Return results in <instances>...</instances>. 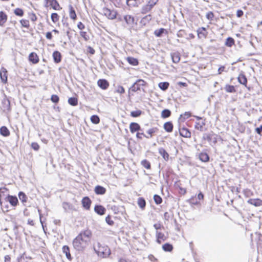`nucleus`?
Returning <instances> with one entry per match:
<instances>
[{"mask_svg":"<svg viewBox=\"0 0 262 262\" xmlns=\"http://www.w3.org/2000/svg\"><path fill=\"white\" fill-rule=\"evenodd\" d=\"M238 81L242 84L246 85L247 83V79L246 76L243 73H241L238 78Z\"/></svg>","mask_w":262,"mask_h":262,"instance_id":"23","label":"nucleus"},{"mask_svg":"<svg viewBox=\"0 0 262 262\" xmlns=\"http://www.w3.org/2000/svg\"><path fill=\"white\" fill-rule=\"evenodd\" d=\"M5 204L7 202H9L10 205L13 207H16L18 203V199L16 196H13L8 194L7 196L5 197ZM4 206L3 208H5L6 209L5 211H8V205H4Z\"/></svg>","mask_w":262,"mask_h":262,"instance_id":"4","label":"nucleus"},{"mask_svg":"<svg viewBox=\"0 0 262 262\" xmlns=\"http://www.w3.org/2000/svg\"><path fill=\"white\" fill-rule=\"evenodd\" d=\"M159 153L160 155L163 157V158L166 160L168 161L169 159V155L167 152V151L163 148H159L158 149Z\"/></svg>","mask_w":262,"mask_h":262,"instance_id":"21","label":"nucleus"},{"mask_svg":"<svg viewBox=\"0 0 262 262\" xmlns=\"http://www.w3.org/2000/svg\"><path fill=\"white\" fill-rule=\"evenodd\" d=\"M213 17H214V14L212 12L210 11L207 13L206 18L208 20H212Z\"/></svg>","mask_w":262,"mask_h":262,"instance_id":"61","label":"nucleus"},{"mask_svg":"<svg viewBox=\"0 0 262 262\" xmlns=\"http://www.w3.org/2000/svg\"><path fill=\"white\" fill-rule=\"evenodd\" d=\"M91 121L94 124H98L100 122V119L97 115H93L91 118Z\"/></svg>","mask_w":262,"mask_h":262,"instance_id":"52","label":"nucleus"},{"mask_svg":"<svg viewBox=\"0 0 262 262\" xmlns=\"http://www.w3.org/2000/svg\"><path fill=\"white\" fill-rule=\"evenodd\" d=\"M255 131L257 133V134H258V135H261V133H262V125L261 126H260V127H257L256 129H255Z\"/></svg>","mask_w":262,"mask_h":262,"instance_id":"64","label":"nucleus"},{"mask_svg":"<svg viewBox=\"0 0 262 262\" xmlns=\"http://www.w3.org/2000/svg\"><path fill=\"white\" fill-rule=\"evenodd\" d=\"M91 203V200L88 196L83 198L82 200V206L86 210H89L90 208Z\"/></svg>","mask_w":262,"mask_h":262,"instance_id":"11","label":"nucleus"},{"mask_svg":"<svg viewBox=\"0 0 262 262\" xmlns=\"http://www.w3.org/2000/svg\"><path fill=\"white\" fill-rule=\"evenodd\" d=\"M2 107L3 112L5 113H8L11 110L10 101L6 97L2 100Z\"/></svg>","mask_w":262,"mask_h":262,"instance_id":"6","label":"nucleus"},{"mask_svg":"<svg viewBox=\"0 0 262 262\" xmlns=\"http://www.w3.org/2000/svg\"><path fill=\"white\" fill-rule=\"evenodd\" d=\"M53 57L55 63H59L61 60V55L58 51H54L53 53Z\"/></svg>","mask_w":262,"mask_h":262,"instance_id":"22","label":"nucleus"},{"mask_svg":"<svg viewBox=\"0 0 262 262\" xmlns=\"http://www.w3.org/2000/svg\"><path fill=\"white\" fill-rule=\"evenodd\" d=\"M51 100L55 103H57L59 102V98L57 95H52L51 97Z\"/></svg>","mask_w":262,"mask_h":262,"instance_id":"55","label":"nucleus"},{"mask_svg":"<svg viewBox=\"0 0 262 262\" xmlns=\"http://www.w3.org/2000/svg\"><path fill=\"white\" fill-rule=\"evenodd\" d=\"M129 129L132 133H134L141 129L139 124L136 122H132L129 125Z\"/></svg>","mask_w":262,"mask_h":262,"instance_id":"15","label":"nucleus"},{"mask_svg":"<svg viewBox=\"0 0 262 262\" xmlns=\"http://www.w3.org/2000/svg\"><path fill=\"white\" fill-rule=\"evenodd\" d=\"M93 248L95 252L100 257L105 258L109 256L111 254V251L109 248L107 246L101 245L99 242H97L96 245H94Z\"/></svg>","mask_w":262,"mask_h":262,"instance_id":"2","label":"nucleus"},{"mask_svg":"<svg viewBox=\"0 0 262 262\" xmlns=\"http://www.w3.org/2000/svg\"><path fill=\"white\" fill-rule=\"evenodd\" d=\"M247 203L256 207L262 205V200L259 199H250L248 200Z\"/></svg>","mask_w":262,"mask_h":262,"instance_id":"13","label":"nucleus"},{"mask_svg":"<svg viewBox=\"0 0 262 262\" xmlns=\"http://www.w3.org/2000/svg\"><path fill=\"white\" fill-rule=\"evenodd\" d=\"M29 61L34 64L37 63L39 61V58L37 55L34 53L32 52L29 56Z\"/></svg>","mask_w":262,"mask_h":262,"instance_id":"18","label":"nucleus"},{"mask_svg":"<svg viewBox=\"0 0 262 262\" xmlns=\"http://www.w3.org/2000/svg\"><path fill=\"white\" fill-rule=\"evenodd\" d=\"M180 135L185 138H190L191 132L188 128L183 127L179 129Z\"/></svg>","mask_w":262,"mask_h":262,"instance_id":"10","label":"nucleus"},{"mask_svg":"<svg viewBox=\"0 0 262 262\" xmlns=\"http://www.w3.org/2000/svg\"><path fill=\"white\" fill-rule=\"evenodd\" d=\"M147 84V82L144 80L139 79L136 80V81L132 85L130 88L129 90L133 92H137L138 91L142 90L144 92V89L142 88Z\"/></svg>","mask_w":262,"mask_h":262,"instance_id":"3","label":"nucleus"},{"mask_svg":"<svg viewBox=\"0 0 262 262\" xmlns=\"http://www.w3.org/2000/svg\"><path fill=\"white\" fill-rule=\"evenodd\" d=\"M156 237L157 241L159 244L161 243V241H164L166 239V237L164 234L162 232H159L158 231H156Z\"/></svg>","mask_w":262,"mask_h":262,"instance_id":"29","label":"nucleus"},{"mask_svg":"<svg viewBox=\"0 0 262 262\" xmlns=\"http://www.w3.org/2000/svg\"><path fill=\"white\" fill-rule=\"evenodd\" d=\"M104 15L108 19H114L117 17V13L115 10L104 8L102 10Z\"/></svg>","mask_w":262,"mask_h":262,"instance_id":"5","label":"nucleus"},{"mask_svg":"<svg viewBox=\"0 0 262 262\" xmlns=\"http://www.w3.org/2000/svg\"><path fill=\"white\" fill-rule=\"evenodd\" d=\"M151 19V15L150 14H148L143 17L141 20V23L145 25L147 23L149 22Z\"/></svg>","mask_w":262,"mask_h":262,"instance_id":"46","label":"nucleus"},{"mask_svg":"<svg viewBox=\"0 0 262 262\" xmlns=\"http://www.w3.org/2000/svg\"><path fill=\"white\" fill-rule=\"evenodd\" d=\"M123 20L127 27H133L135 24V18L131 15H125L123 16Z\"/></svg>","mask_w":262,"mask_h":262,"instance_id":"7","label":"nucleus"},{"mask_svg":"<svg viewBox=\"0 0 262 262\" xmlns=\"http://www.w3.org/2000/svg\"><path fill=\"white\" fill-rule=\"evenodd\" d=\"M20 23L22 27L29 28L30 27L29 21L27 19H21L20 20Z\"/></svg>","mask_w":262,"mask_h":262,"instance_id":"47","label":"nucleus"},{"mask_svg":"<svg viewBox=\"0 0 262 262\" xmlns=\"http://www.w3.org/2000/svg\"><path fill=\"white\" fill-rule=\"evenodd\" d=\"M31 147L36 151L39 149V145L36 142H33L31 144Z\"/></svg>","mask_w":262,"mask_h":262,"instance_id":"58","label":"nucleus"},{"mask_svg":"<svg viewBox=\"0 0 262 262\" xmlns=\"http://www.w3.org/2000/svg\"><path fill=\"white\" fill-rule=\"evenodd\" d=\"M141 113H142L141 111L137 110V111H132L130 113V115L132 117H137L140 116L141 115Z\"/></svg>","mask_w":262,"mask_h":262,"instance_id":"53","label":"nucleus"},{"mask_svg":"<svg viewBox=\"0 0 262 262\" xmlns=\"http://www.w3.org/2000/svg\"><path fill=\"white\" fill-rule=\"evenodd\" d=\"M172 60L174 63H178L180 60V54L179 52H174L171 54Z\"/></svg>","mask_w":262,"mask_h":262,"instance_id":"24","label":"nucleus"},{"mask_svg":"<svg viewBox=\"0 0 262 262\" xmlns=\"http://www.w3.org/2000/svg\"><path fill=\"white\" fill-rule=\"evenodd\" d=\"M197 32L199 38H205L207 35V32L204 27L199 28L198 29Z\"/></svg>","mask_w":262,"mask_h":262,"instance_id":"12","label":"nucleus"},{"mask_svg":"<svg viewBox=\"0 0 262 262\" xmlns=\"http://www.w3.org/2000/svg\"><path fill=\"white\" fill-rule=\"evenodd\" d=\"M62 252L65 254L67 258L69 259H72V256L70 252V248L68 246H63L62 247Z\"/></svg>","mask_w":262,"mask_h":262,"instance_id":"28","label":"nucleus"},{"mask_svg":"<svg viewBox=\"0 0 262 262\" xmlns=\"http://www.w3.org/2000/svg\"><path fill=\"white\" fill-rule=\"evenodd\" d=\"M0 133L2 135L5 137H7L10 135V132L9 129L6 126H2L0 128Z\"/></svg>","mask_w":262,"mask_h":262,"instance_id":"33","label":"nucleus"},{"mask_svg":"<svg viewBox=\"0 0 262 262\" xmlns=\"http://www.w3.org/2000/svg\"><path fill=\"white\" fill-rule=\"evenodd\" d=\"M14 14L18 16H23L24 15V11L20 8H16L14 11Z\"/></svg>","mask_w":262,"mask_h":262,"instance_id":"51","label":"nucleus"},{"mask_svg":"<svg viewBox=\"0 0 262 262\" xmlns=\"http://www.w3.org/2000/svg\"><path fill=\"white\" fill-rule=\"evenodd\" d=\"M7 20V14L3 11H0V26H3Z\"/></svg>","mask_w":262,"mask_h":262,"instance_id":"25","label":"nucleus"},{"mask_svg":"<svg viewBox=\"0 0 262 262\" xmlns=\"http://www.w3.org/2000/svg\"><path fill=\"white\" fill-rule=\"evenodd\" d=\"M80 35L86 41L90 39L89 36L87 34V33L85 31H81L80 32Z\"/></svg>","mask_w":262,"mask_h":262,"instance_id":"56","label":"nucleus"},{"mask_svg":"<svg viewBox=\"0 0 262 262\" xmlns=\"http://www.w3.org/2000/svg\"><path fill=\"white\" fill-rule=\"evenodd\" d=\"M97 84L98 86L103 90H106L109 86V83L105 79H99Z\"/></svg>","mask_w":262,"mask_h":262,"instance_id":"14","label":"nucleus"},{"mask_svg":"<svg viewBox=\"0 0 262 262\" xmlns=\"http://www.w3.org/2000/svg\"><path fill=\"white\" fill-rule=\"evenodd\" d=\"M46 1V7H48V4L49 2L50 3V5L52 8L55 10H59L61 9L59 3L56 0H45Z\"/></svg>","mask_w":262,"mask_h":262,"instance_id":"8","label":"nucleus"},{"mask_svg":"<svg viewBox=\"0 0 262 262\" xmlns=\"http://www.w3.org/2000/svg\"><path fill=\"white\" fill-rule=\"evenodd\" d=\"M69 16L73 20H75L77 18L75 11L72 5L69 6Z\"/></svg>","mask_w":262,"mask_h":262,"instance_id":"31","label":"nucleus"},{"mask_svg":"<svg viewBox=\"0 0 262 262\" xmlns=\"http://www.w3.org/2000/svg\"><path fill=\"white\" fill-rule=\"evenodd\" d=\"M153 7L154 6H151V5L148 2L146 5L142 6L141 10V13L142 14H146L149 12Z\"/></svg>","mask_w":262,"mask_h":262,"instance_id":"16","label":"nucleus"},{"mask_svg":"<svg viewBox=\"0 0 262 262\" xmlns=\"http://www.w3.org/2000/svg\"><path fill=\"white\" fill-rule=\"evenodd\" d=\"M225 90L227 93H235L236 90L233 85L226 84L225 86Z\"/></svg>","mask_w":262,"mask_h":262,"instance_id":"37","label":"nucleus"},{"mask_svg":"<svg viewBox=\"0 0 262 262\" xmlns=\"http://www.w3.org/2000/svg\"><path fill=\"white\" fill-rule=\"evenodd\" d=\"M18 197L19 200L22 202V203H24L27 202V197L23 192L21 191L19 192Z\"/></svg>","mask_w":262,"mask_h":262,"instance_id":"44","label":"nucleus"},{"mask_svg":"<svg viewBox=\"0 0 262 262\" xmlns=\"http://www.w3.org/2000/svg\"><path fill=\"white\" fill-rule=\"evenodd\" d=\"M62 207L66 212H68L73 210V206L69 203L63 202L62 203Z\"/></svg>","mask_w":262,"mask_h":262,"instance_id":"35","label":"nucleus"},{"mask_svg":"<svg viewBox=\"0 0 262 262\" xmlns=\"http://www.w3.org/2000/svg\"><path fill=\"white\" fill-rule=\"evenodd\" d=\"M29 18L32 21H35L37 20V17L35 13H31L29 14Z\"/></svg>","mask_w":262,"mask_h":262,"instance_id":"60","label":"nucleus"},{"mask_svg":"<svg viewBox=\"0 0 262 262\" xmlns=\"http://www.w3.org/2000/svg\"><path fill=\"white\" fill-rule=\"evenodd\" d=\"M199 158L203 162H207L209 160V157L206 152H201L199 155Z\"/></svg>","mask_w":262,"mask_h":262,"instance_id":"26","label":"nucleus"},{"mask_svg":"<svg viewBox=\"0 0 262 262\" xmlns=\"http://www.w3.org/2000/svg\"><path fill=\"white\" fill-rule=\"evenodd\" d=\"M234 43V40L232 37H229L227 38L225 45L226 46L231 47H232Z\"/></svg>","mask_w":262,"mask_h":262,"instance_id":"43","label":"nucleus"},{"mask_svg":"<svg viewBox=\"0 0 262 262\" xmlns=\"http://www.w3.org/2000/svg\"><path fill=\"white\" fill-rule=\"evenodd\" d=\"M141 165L145 167L146 169H150V162L147 161V160H143L141 161Z\"/></svg>","mask_w":262,"mask_h":262,"instance_id":"48","label":"nucleus"},{"mask_svg":"<svg viewBox=\"0 0 262 262\" xmlns=\"http://www.w3.org/2000/svg\"><path fill=\"white\" fill-rule=\"evenodd\" d=\"M92 232L89 230L82 231L73 241L74 248L78 251H83L89 245Z\"/></svg>","mask_w":262,"mask_h":262,"instance_id":"1","label":"nucleus"},{"mask_svg":"<svg viewBox=\"0 0 262 262\" xmlns=\"http://www.w3.org/2000/svg\"><path fill=\"white\" fill-rule=\"evenodd\" d=\"M126 60L132 66H137L139 63L138 59L132 57H127Z\"/></svg>","mask_w":262,"mask_h":262,"instance_id":"32","label":"nucleus"},{"mask_svg":"<svg viewBox=\"0 0 262 262\" xmlns=\"http://www.w3.org/2000/svg\"><path fill=\"white\" fill-rule=\"evenodd\" d=\"M157 130V129L156 128H152L147 130V133L148 135H149L150 137H152V134L155 133Z\"/></svg>","mask_w":262,"mask_h":262,"instance_id":"62","label":"nucleus"},{"mask_svg":"<svg viewBox=\"0 0 262 262\" xmlns=\"http://www.w3.org/2000/svg\"><path fill=\"white\" fill-rule=\"evenodd\" d=\"M191 116V113L189 112H185L183 115H181L180 119H182L183 121L185 120L186 119L188 118Z\"/></svg>","mask_w":262,"mask_h":262,"instance_id":"54","label":"nucleus"},{"mask_svg":"<svg viewBox=\"0 0 262 262\" xmlns=\"http://www.w3.org/2000/svg\"><path fill=\"white\" fill-rule=\"evenodd\" d=\"M95 211L99 215H103L106 211L105 208L101 205H96L94 208Z\"/></svg>","mask_w":262,"mask_h":262,"instance_id":"20","label":"nucleus"},{"mask_svg":"<svg viewBox=\"0 0 262 262\" xmlns=\"http://www.w3.org/2000/svg\"><path fill=\"white\" fill-rule=\"evenodd\" d=\"M244 194L247 197H249L252 194L251 191L249 189H245L243 191Z\"/></svg>","mask_w":262,"mask_h":262,"instance_id":"63","label":"nucleus"},{"mask_svg":"<svg viewBox=\"0 0 262 262\" xmlns=\"http://www.w3.org/2000/svg\"><path fill=\"white\" fill-rule=\"evenodd\" d=\"M173 124L171 122H167L164 123L163 127L168 133H171L173 130Z\"/></svg>","mask_w":262,"mask_h":262,"instance_id":"27","label":"nucleus"},{"mask_svg":"<svg viewBox=\"0 0 262 262\" xmlns=\"http://www.w3.org/2000/svg\"><path fill=\"white\" fill-rule=\"evenodd\" d=\"M7 190L8 189L6 187L0 188V205L2 208L4 206L5 202L2 201V198L3 196H4L5 191Z\"/></svg>","mask_w":262,"mask_h":262,"instance_id":"30","label":"nucleus"},{"mask_svg":"<svg viewBox=\"0 0 262 262\" xmlns=\"http://www.w3.org/2000/svg\"><path fill=\"white\" fill-rule=\"evenodd\" d=\"M162 249L165 252H171L173 249V246L170 244L166 243L162 246Z\"/></svg>","mask_w":262,"mask_h":262,"instance_id":"34","label":"nucleus"},{"mask_svg":"<svg viewBox=\"0 0 262 262\" xmlns=\"http://www.w3.org/2000/svg\"><path fill=\"white\" fill-rule=\"evenodd\" d=\"M105 221L109 225H113L114 223V221L111 220V217L110 215L106 217Z\"/></svg>","mask_w":262,"mask_h":262,"instance_id":"57","label":"nucleus"},{"mask_svg":"<svg viewBox=\"0 0 262 262\" xmlns=\"http://www.w3.org/2000/svg\"><path fill=\"white\" fill-rule=\"evenodd\" d=\"M126 4L129 7H138L137 0H126Z\"/></svg>","mask_w":262,"mask_h":262,"instance_id":"45","label":"nucleus"},{"mask_svg":"<svg viewBox=\"0 0 262 262\" xmlns=\"http://www.w3.org/2000/svg\"><path fill=\"white\" fill-rule=\"evenodd\" d=\"M206 124L205 119H203L202 121L196 122L194 127L195 129L203 132L204 130V126Z\"/></svg>","mask_w":262,"mask_h":262,"instance_id":"17","label":"nucleus"},{"mask_svg":"<svg viewBox=\"0 0 262 262\" xmlns=\"http://www.w3.org/2000/svg\"><path fill=\"white\" fill-rule=\"evenodd\" d=\"M68 103L72 106H76L78 104V100L75 97H71L68 99Z\"/></svg>","mask_w":262,"mask_h":262,"instance_id":"42","label":"nucleus"},{"mask_svg":"<svg viewBox=\"0 0 262 262\" xmlns=\"http://www.w3.org/2000/svg\"><path fill=\"white\" fill-rule=\"evenodd\" d=\"M116 92L120 94H123L125 92V90L122 86L119 85L118 86Z\"/></svg>","mask_w":262,"mask_h":262,"instance_id":"59","label":"nucleus"},{"mask_svg":"<svg viewBox=\"0 0 262 262\" xmlns=\"http://www.w3.org/2000/svg\"><path fill=\"white\" fill-rule=\"evenodd\" d=\"M52 21L54 23L57 22L59 20V16L56 13H53L51 16Z\"/></svg>","mask_w":262,"mask_h":262,"instance_id":"50","label":"nucleus"},{"mask_svg":"<svg viewBox=\"0 0 262 262\" xmlns=\"http://www.w3.org/2000/svg\"><path fill=\"white\" fill-rule=\"evenodd\" d=\"M171 111L168 109H164L162 111L161 117L163 118H166L171 115Z\"/></svg>","mask_w":262,"mask_h":262,"instance_id":"38","label":"nucleus"},{"mask_svg":"<svg viewBox=\"0 0 262 262\" xmlns=\"http://www.w3.org/2000/svg\"><path fill=\"white\" fill-rule=\"evenodd\" d=\"M164 32L167 33V31L166 29L164 28H160L159 29H157L154 31V34L157 37H161L162 34Z\"/></svg>","mask_w":262,"mask_h":262,"instance_id":"36","label":"nucleus"},{"mask_svg":"<svg viewBox=\"0 0 262 262\" xmlns=\"http://www.w3.org/2000/svg\"><path fill=\"white\" fill-rule=\"evenodd\" d=\"M138 205L141 209H144L146 205V202L143 198H139L138 199Z\"/></svg>","mask_w":262,"mask_h":262,"instance_id":"40","label":"nucleus"},{"mask_svg":"<svg viewBox=\"0 0 262 262\" xmlns=\"http://www.w3.org/2000/svg\"><path fill=\"white\" fill-rule=\"evenodd\" d=\"M6 73L7 71L5 70V69L0 72V77L1 80L4 83L6 82L7 81V76Z\"/></svg>","mask_w":262,"mask_h":262,"instance_id":"41","label":"nucleus"},{"mask_svg":"<svg viewBox=\"0 0 262 262\" xmlns=\"http://www.w3.org/2000/svg\"><path fill=\"white\" fill-rule=\"evenodd\" d=\"M158 85L159 88L162 91H166L168 89L169 83L168 82H160Z\"/></svg>","mask_w":262,"mask_h":262,"instance_id":"39","label":"nucleus"},{"mask_svg":"<svg viewBox=\"0 0 262 262\" xmlns=\"http://www.w3.org/2000/svg\"><path fill=\"white\" fill-rule=\"evenodd\" d=\"M154 200L156 204H160L162 202V199L160 196L157 194H155L154 196Z\"/></svg>","mask_w":262,"mask_h":262,"instance_id":"49","label":"nucleus"},{"mask_svg":"<svg viewBox=\"0 0 262 262\" xmlns=\"http://www.w3.org/2000/svg\"><path fill=\"white\" fill-rule=\"evenodd\" d=\"M214 136L215 135L213 134H204L203 136V139L209 142H212L214 144H215L216 143V139Z\"/></svg>","mask_w":262,"mask_h":262,"instance_id":"9","label":"nucleus"},{"mask_svg":"<svg viewBox=\"0 0 262 262\" xmlns=\"http://www.w3.org/2000/svg\"><path fill=\"white\" fill-rule=\"evenodd\" d=\"M106 189L100 186V185H97L95 187L94 191L97 194H100L102 195L105 193L106 192Z\"/></svg>","mask_w":262,"mask_h":262,"instance_id":"19","label":"nucleus"}]
</instances>
